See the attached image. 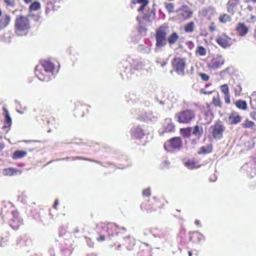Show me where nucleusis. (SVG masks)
Listing matches in <instances>:
<instances>
[{"mask_svg":"<svg viewBox=\"0 0 256 256\" xmlns=\"http://www.w3.org/2000/svg\"><path fill=\"white\" fill-rule=\"evenodd\" d=\"M54 70V64L50 62L44 61L41 65H38L35 69V74L42 81L50 80Z\"/></svg>","mask_w":256,"mask_h":256,"instance_id":"nucleus-1","label":"nucleus"},{"mask_svg":"<svg viewBox=\"0 0 256 256\" xmlns=\"http://www.w3.org/2000/svg\"><path fill=\"white\" fill-rule=\"evenodd\" d=\"M30 28V22L28 18L24 16H18L15 20V31L18 36L26 34Z\"/></svg>","mask_w":256,"mask_h":256,"instance_id":"nucleus-2","label":"nucleus"},{"mask_svg":"<svg viewBox=\"0 0 256 256\" xmlns=\"http://www.w3.org/2000/svg\"><path fill=\"white\" fill-rule=\"evenodd\" d=\"M125 67V72L127 74V77L130 76L131 74H134L136 76H140L143 68V64L142 62H134L132 65L130 66V63L125 62L124 63Z\"/></svg>","mask_w":256,"mask_h":256,"instance_id":"nucleus-3","label":"nucleus"},{"mask_svg":"<svg viewBox=\"0 0 256 256\" xmlns=\"http://www.w3.org/2000/svg\"><path fill=\"white\" fill-rule=\"evenodd\" d=\"M166 30L163 28H159L156 32V51H158V48H161L165 46L166 44Z\"/></svg>","mask_w":256,"mask_h":256,"instance_id":"nucleus-4","label":"nucleus"},{"mask_svg":"<svg viewBox=\"0 0 256 256\" xmlns=\"http://www.w3.org/2000/svg\"><path fill=\"white\" fill-rule=\"evenodd\" d=\"M180 123L188 124L195 118V114L193 110H186L176 115Z\"/></svg>","mask_w":256,"mask_h":256,"instance_id":"nucleus-5","label":"nucleus"},{"mask_svg":"<svg viewBox=\"0 0 256 256\" xmlns=\"http://www.w3.org/2000/svg\"><path fill=\"white\" fill-rule=\"evenodd\" d=\"M186 60V58L180 57L175 58L172 60V65L176 72L178 74L182 76L185 74Z\"/></svg>","mask_w":256,"mask_h":256,"instance_id":"nucleus-6","label":"nucleus"},{"mask_svg":"<svg viewBox=\"0 0 256 256\" xmlns=\"http://www.w3.org/2000/svg\"><path fill=\"white\" fill-rule=\"evenodd\" d=\"M216 42L221 47L226 48L233 44L235 42L236 40L228 37L225 34L223 33L216 37Z\"/></svg>","mask_w":256,"mask_h":256,"instance_id":"nucleus-7","label":"nucleus"},{"mask_svg":"<svg viewBox=\"0 0 256 256\" xmlns=\"http://www.w3.org/2000/svg\"><path fill=\"white\" fill-rule=\"evenodd\" d=\"M224 63V59L222 56L218 55L211 60L208 63V66L209 70H214L221 68Z\"/></svg>","mask_w":256,"mask_h":256,"instance_id":"nucleus-8","label":"nucleus"},{"mask_svg":"<svg viewBox=\"0 0 256 256\" xmlns=\"http://www.w3.org/2000/svg\"><path fill=\"white\" fill-rule=\"evenodd\" d=\"M212 135L216 139H220L222 136L223 132L225 129L224 126L220 122L216 123L212 126Z\"/></svg>","mask_w":256,"mask_h":256,"instance_id":"nucleus-9","label":"nucleus"},{"mask_svg":"<svg viewBox=\"0 0 256 256\" xmlns=\"http://www.w3.org/2000/svg\"><path fill=\"white\" fill-rule=\"evenodd\" d=\"M146 132L142 126H136L131 129V134L136 139H142L145 135Z\"/></svg>","mask_w":256,"mask_h":256,"instance_id":"nucleus-10","label":"nucleus"},{"mask_svg":"<svg viewBox=\"0 0 256 256\" xmlns=\"http://www.w3.org/2000/svg\"><path fill=\"white\" fill-rule=\"evenodd\" d=\"M178 16L180 18L185 20L190 18L192 14V11L187 6L183 5L178 11Z\"/></svg>","mask_w":256,"mask_h":256,"instance_id":"nucleus-11","label":"nucleus"},{"mask_svg":"<svg viewBox=\"0 0 256 256\" xmlns=\"http://www.w3.org/2000/svg\"><path fill=\"white\" fill-rule=\"evenodd\" d=\"M236 30L239 36H244L249 31V28L243 22H238L236 26Z\"/></svg>","mask_w":256,"mask_h":256,"instance_id":"nucleus-12","label":"nucleus"},{"mask_svg":"<svg viewBox=\"0 0 256 256\" xmlns=\"http://www.w3.org/2000/svg\"><path fill=\"white\" fill-rule=\"evenodd\" d=\"M12 215L13 218L10 220V226L13 229L16 230L22 224V220L18 218V214L17 211H13Z\"/></svg>","mask_w":256,"mask_h":256,"instance_id":"nucleus-13","label":"nucleus"},{"mask_svg":"<svg viewBox=\"0 0 256 256\" xmlns=\"http://www.w3.org/2000/svg\"><path fill=\"white\" fill-rule=\"evenodd\" d=\"M168 144L172 149L178 150L182 146V142L180 137H174L170 139Z\"/></svg>","mask_w":256,"mask_h":256,"instance_id":"nucleus-14","label":"nucleus"},{"mask_svg":"<svg viewBox=\"0 0 256 256\" xmlns=\"http://www.w3.org/2000/svg\"><path fill=\"white\" fill-rule=\"evenodd\" d=\"M239 4L240 0H228L226 4L227 12L231 14H234Z\"/></svg>","mask_w":256,"mask_h":256,"instance_id":"nucleus-15","label":"nucleus"},{"mask_svg":"<svg viewBox=\"0 0 256 256\" xmlns=\"http://www.w3.org/2000/svg\"><path fill=\"white\" fill-rule=\"evenodd\" d=\"M11 17L8 14H4L0 19V30L4 28L10 24Z\"/></svg>","mask_w":256,"mask_h":256,"instance_id":"nucleus-16","label":"nucleus"},{"mask_svg":"<svg viewBox=\"0 0 256 256\" xmlns=\"http://www.w3.org/2000/svg\"><path fill=\"white\" fill-rule=\"evenodd\" d=\"M4 110L6 112L5 114V124L2 126V129H6V132H8L10 129V127L12 124V118L8 114V111L6 108H4Z\"/></svg>","mask_w":256,"mask_h":256,"instance_id":"nucleus-17","label":"nucleus"},{"mask_svg":"<svg viewBox=\"0 0 256 256\" xmlns=\"http://www.w3.org/2000/svg\"><path fill=\"white\" fill-rule=\"evenodd\" d=\"M18 172L21 174L22 172L16 168H7L3 170L2 174L6 176H12L16 174Z\"/></svg>","mask_w":256,"mask_h":256,"instance_id":"nucleus-18","label":"nucleus"},{"mask_svg":"<svg viewBox=\"0 0 256 256\" xmlns=\"http://www.w3.org/2000/svg\"><path fill=\"white\" fill-rule=\"evenodd\" d=\"M156 16V10L152 8L150 12L145 14L144 16V18L148 22L152 21Z\"/></svg>","mask_w":256,"mask_h":256,"instance_id":"nucleus-19","label":"nucleus"},{"mask_svg":"<svg viewBox=\"0 0 256 256\" xmlns=\"http://www.w3.org/2000/svg\"><path fill=\"white\" fill-rule=\"evenodd\" d=\"M230 123L232 124H236L240 122L242 118L236 113H232L229 117Z\"/></svg>","mask_w":256,"mask_h":256,"instance_id":"nucleus-20","label":"nucleus"},{"mask_svg":"<svg viewBox=\"0 0 256 256\" xmlns=\"http://www.w3.org/2000/svg\"><path fill=\"white\" fill-rule=\"evenodd\" d=\"M27 152L25 150H16L14 152L12 155V158L17 160L22 158L26 156Z\"/></svg>","mask_w":256,"mask_h":256,"instance_id":"nucleus-21","label":"nucleus"},{"mask_svg":"<svg viewBox=\"0 0 256 256\" xmlns=\"http://www.w3.org/2000/svg\"><path fill=\"white\" fill-rule=\"evenodd\" d=\"M178 38V36L176 32L172 33L168 38V41L170 44H172L176 43Z\"/></svg>","mask_w":256,"mask_h":256,"instance_id":"nucleus-22","label":"nucleus"},{"mask_svg":"<svg viewBox=\"0 0 256 256\" xmlns=\"http://www.w3.org/2000/svg\"><path fill=\"white\" fill-rule=\"evenodd\" d=\"M218 20L222 23H226L231 20V18L228 14H224L219 16Z\"/></svg>","mask_w":256,"mask_h":256,"instance_id":"nucleus-23","label":"nucleus"},{"mask_svg":"<svg viewBox=\"0 0 256 256\" xmlns=\"http://www.w3.org/2000/svg\"><path fill=\"white\" fill-rule=\"evenodd\" d=\"M164 129L166 132H172L174 130V126L170 120H168L164 126Z\"/></svg>","mask_w":256,"mask_h":256,"instance_id":"nucleus-24","label":"nucleus"},{"mask_svg":"<svg viewBox=\"0 0 256 256\" xmlns=\"http://www.w3.org/2000/svg\"><path fill=\"white\" fill-rule=\"evenodd\" d=\"M236 106L238 108L246 110L247 108V104L246 101L242 100H238L236 102Z\"/></svg>","mask_w":256,"mask_h":256,"instance_id":"nucleus-25","label":"nucleus"},{"mask_svg":"<svg viewBox=\"0 0 256 256\" xmlns=\"http://www.w3.org/2000/svg\"><path fill=\"white\" fill-rule=\"evenodd\" d=\"M202 133V128L198 126H196L192 130V134L196 136L200 137Z\"/></svg>","mask_w":256,"mask_h":256,"instance_id":"nucleus-26","label":"nucleus"},{"mask_svg":"<svg viewBox=\"0 0 256 256\" xmlns=\"http://www.w3.org/2000/svg\"><path fill=\"white\" fill-rule=\"evenodd\" d=\"M136 3L138 4H140V6L138 8V11L141 12L144 9V8L148 5V0H136Z\"/></svg>","mask_w":256,"mask_h":256,"instance_id":"nucleus-27","label":"nucleus"},{"mask_svg":"<svg viewBox=\"0 0 256 256\" xmlns=\"http://www.w3.org/2000/svg\"><path fill=\"white\" fill-rule=\"evenodd\" d=\"M194 22H192L188 23L184 26V31L186 32H192L194 30Z\"/></svg>","mask_w":256,"mask_h":256,"instance_id":"nucleus-28","label":"nucleus"},{"mask_svg":"<svg viewBox=\"0 0 256 256\" xmlns=\"http://www.w3.org/2000/svg\"><path fill=\"white\" fill-rule=\"evenodd\" d=\"M243 127L247 128H251L253 130H256V124L248 120L245 121L244 123L242 124Z\"/></svg>","mask_w":256,"mask_h":256,"instance_id":"nucleus-29","label":"nucleus"},{"mask_svg":"<svg viewBox=\"0 0 256 256\" xmlns=\"http://www.w3.org/2000/svg\"><path fill=\"white\" fill-rule=\"evenodd\" d=\"M40 7V4L38 2H32L30 6L29 10L30 11L37 10Z\"/></svg>","mask_w":256,"mask_h":256,"instance_id":"nucleus-30","label":"nucleus"},{"mask_svg":"<svg viewBox=\"0 0 256 256\" xmlns=\"http://www.w3.org/2000/svg\"><path fill=\"white\" fill-rule=\"evenodd\" d=\"M184 164L190 170L196 168V163L192 160H188V161L186 162Z\"/></svg>","mask_w":256,"mask_h":256,"instance_id":"nucleus-31","label":"nucleus"},{"mask_svg":"<svg viewBox=\"0 0 256 256\" xmlns=\"http://www.w3.org/2000/svg\"><path fill=\"white\" fill-rule=\"evenodd\" d=\"M220 90L224 95L230 94L228 86L226 84L222 85L220 86Z\"/></svg>","mask_w":256,"mask_h":256,"instance_id":"nucleus-32","label":"nucleus"},{"mask_svg":"<svg viewBox=\"0 0 256 256\" xmlns=\"http://www.w3.org/2000/svg\"><path fill=\"white\" fill-rule=\"evenodd\" d=\"M234 90L236 96H240L242 90L240 84L235 86L234 87Z\"/></svg>","mask_w":256,"mask_h":256,"instance_id":"nucleus-33","label":"nucleus"},{"mask_svg":"<svg viewBox=\"0 0 256 256\" xmlns=\"http://www.w3.org/2000/svg\"><path fill=\"white\" fill-rule=\"evenodd\" d=\"M166 8L169 13H172L174 11V6L172 3H166L165 4Z\"/></svg>","mask_w":256,"mask_h":256,"instance_id":"nucleus-34","label":"nucleus"},{"mask_svg":"<svg viewBox=\"0 0 256 256\" xmlns=\"http://www.w3.org/2000/svg\"><path fill=\"white\" fill-rule=\"evenodd\" d=\"M198 53L200 56H204L206 54V50L202 46H199L197 50Z\"/></svg>","mask_w":256,"mask_h":256,"instance_id":"nucleus-35","label":"nucleus"},{"mask_svg":"<svg viewBox=\"0 0 256 256\" xmlns=\"http://www.w3.org/2000/svg\"><path fill=\"white\" fill-rule=\"evenodd\" d=\"M196 236H198V240L200 241L201 240L202 236L199 234L198 232H192V236H190V238L192 239L194 238Z\"/></svg>","mask_w":256,"mask_h":256,"instance_id":"nucleus-36","label":"nucleus"},{"mask_svg":"<svg viewBox=\"0 0 256 256\" xmlns=\"http://www.w3.org/2000/svg\"><path fill=\"white\" fill-rule=\"evenodd\" d=\"M212 150V147L208 146L207 149H206L204 147H202L200 149V153L206 154L208 152H210Z\"/></svg>","mask_w":256,"mask_h":256,"instance_id":"nucleus-37","label":"nucleus"},{"mask_svg":"<svg viewBox=\"0 0 256 256\" xmlns=\"http://www.w3.org/2000/svg\"><path fill=\"white\" fill-rule=\"evenodd\" d=\"M199 75L200 76L201 78L204 81H208L209 80V76L206 74L200 73Z\"/></svg>","mask_w":256,"mask_h":256,"instance_id":"nucleus-38","label":"nucleus"},{"mask_svg":"<svg viewBox=\"0 0 256 256\" xmlns=\"http://www.w3.org/2000/svg\"><path fill=\"white\" fill-rule=\"evenodd\" d=\"M142 194H143L144 196H150V189L149 188L144 189L142 191Z\"/></svg>","mask_w":256,"mask_h":256,"instance_id":"nucleus-39","label":"nucleus"},{"mask_svg":"<svg viewBox=\"0 0 256 256\" xmlns=\"http://www.w3.org/2000/svg\"><path fill=\"white\" fill-rule=\"evenodd\" d=\"M214 104L216 106H220V102L218 98H214L213 99Z\"/></svg>","mask_w":256,"mask_h":256,"instance_id":"nucleus-40","label":"nucleus"},{"mask_svg":"<svg viewBox=\"0 0 256 256\" xmlns=\"http://www.w3.org/2000/svg\"><path fill=\"white\" fill-rule=\"evenodd\" d=\"M224 102L226 104L230 103V94L224 95Z\"/></svg>","mask_w":256,"mask_h":256,"instance_id":"nucleus-41","label":"nucleus"},{"mask_svg":"<svg viewBox=\"0 0 256 256\" xmlns=\"http://www.w3.org/2000/svg\"><path fill=\"white\" fill-rule=\"evenodd\" d=\"M248 21L250 22H254L256 21V16L254 15H251L250 17L248 18Z\"/></svg>","mask_w":256,"mask_h":256,"instance_id":"nucleus-42","label":"nucleus"},{"mask_svg":"<svg viewBox=\"0 0 256 256\" xmlns=\"http://www.w3.org/2000/svg\"><path fill=\"white\" fill-rule=\"evenodd\" d=\"M209 28L211 32L216 31V26L214 23H212L209 26Z\"/></svg>","mask_w":256,"mask_h":256,"instance_id":"nucleus-43","label":"nucleus"},{"mask_svg":"<svg viewBox=\"0 0 256 256\" xmlns=\"http://www.w3.org/2000/svg\"><path fill=\"white\" fill-rule=\"evenodd\" d=\"M200 92L204 94H212V91H207L206 90L204 89H201L200 90Z\"/></svg>","mask_w":256,"mask_h":256,"instance_id":"nucleus-44","label":"nucleus"},{"mask_svg":"<svg viewBox=\"0 0 256 256\" xmlns=\"http://www.w3.org/2000/svg\"><path fill=\"white\" fill-rule=\"evenodd\" d=\"M5 2L8 5L10 6H13L14 4V2H12L10 0H4Z\"/></svg>","mask_w":256,"mask_h":256,"instance_id":"nucleus-45","label":"nucleus"},{"mask_svg":"<svg viewBox=\"0 0 256 256\" xmlns=\"http://www.w3.org/2000/svg\"><path fill=\"white\" fill-rule=\"evenodd\" d=\"M97 240H98V241H99V242H102V241L104 240H105V237H104V236H103V235H101V236H100V237H99V238H97Z\"/></svg>","mask_w":256,"mask_h":256,"instance_id":"nucleus-46","label":"nucleus"},{"mask_svg":"<svg viewBox=\"0 0 256 256\" xmlns=\"http://www.w3.org/2000/svg\"><path fill=\"white\" fill-rule=\"evenodd\" d=\"M252 117L255 120H256V112L251 114Z\"/></svg>","mask_w":256,"mask_h":256,"instance_id":"nucleus-47","label":"nucleus"},{"mask_svg":"<svg viewBox=\"0 0 256 256\" xmlns=\"http://www.w3.org/2000/svg\"><path fill=\"white\" fill-rule=\"evenodd\" d=\"M228 70H229V68H226L225 70H222V72H221L220 74H224V73H226V72H228Z\"/></svg>","mask_w":256,"mask_h":256,"instance_id":"nucleus-48","label":"nucleus"},{"mask_svg":"<svg viewBox=\"0 0 256 256\" xmlns=\"http://www.w3.org/2000/svg\"><path fill=\"white\" fill-rule=\"evenodd\" d=\"M80 159H84V158L82 157H72V160H80Z\"/></svg>","mask_w":256,"mask_h":256,"instance_id":"nucleus-49","label":"nucleus"},{"mask_svg":"<svg viewBox=\"0 0 256 256\" xmlns=\"http://www.w3.org/2000/svg\"><path fill=\"white\" fill-rule=\"evenodd\" d=\"M3 40L4 42H5L10 43V37H9L8 40H5V39H4V40Z\"/></svg>","mask_w":256,"mask_h":256,"instance_id":"nucleus-50","label":"nucleus"},{"mask_svg":"<svg viewBox=\"0 0 256 256\" xmlns=\"http://www.w3.org/2000/svg\"><path fill=\"white\" fill-rule=\"evenodd\" d=\"M144 51L146 53H149L150 52V49L148 47H146L144 49Z\"/></svg>","mask_w":256,"mask_h":256,"instance_id":"nucleus-51","label":"nucleus"},{"mask_svg":"<svg viewBox=\"0 0 256 256\" xmlns=\"http://www.w3.org/2000/svg\"><path fill=\"white\" fill-rule=\"evenodd\" d=\"M3 240H4L3 238H0V246H4V244L3 242H2Z\"/></svg>","mask_w":256,"mask_h":256,"instance_id":"nucleus-52","label":"nucleus"},{"mask_svg":"<svg viewBox=\"0 0 256 256\" xmlns=\"http://www.w3.org/2000/svg\"><path fill=\"white\" fill-rule=\"evenodd\" d=\"M58 200H56V201H55V202H54V208H56V206L57 205H58Z\"/></svg>","mask_w":256,"mask_h":256,"instance_id":"nucleus-53","label":"nucleus"},{"mask_svg":"<svg viewBox=\"0 0 256 256\" xmlns=\"http://www.w3.org/2000/svg\"><path fill=\"white\" fill-rule=\"evenodd\" d=\"M195 223L198 226H200V222L199 220H196Z\"/></svg>","mask_w":256,"mask_h":256,"instance_id":"nucleus-54","label":"nucleus"},{"mask_svg":"<svg viewBox=\"0 0 256 256\" xmlns=\"http://www.w3.org/2000/svg\"><path fill=\"white\" fill-rule=\"evenodd\" d=\"M164 164L165 166H168L170 164V162L168 161H165L164 162Z\"/></svg>","mask_w":256,"mask_h":256,"instance_id":"nucleus-55","label":"nucleus"},{"mask_svg":"<svg viewBox=\"0 0 256 256\" xmlns=\"http://www.w3.org/2000/svg\"><path fill=\"white\" fill-rule=\"evenodd\" d=\"M4 148V145L2 144H0V151L2 150Z\"/></svg>","mask_w":256,"mask_h":256,"instance_id":"nucleus-56","label":"nucleus"},{"mask_svg":"<svg viewBox=\"0 0 256 256\" xmlns=\"http://www.w3.org/2000/svg\"><path fill=\"white\" fill-rule=\"evenodd\" d=\"M247 8L250 11L252 10V6H248Z\"/></svg>","mask_w":256,"mask_h":256,"instance_id":"nucleus-57","label":"nucleus"},{"mask_svg":"<svg viewBox=\"0 0 256 256\" xmlns=\"http://www.w3.org/2000/svg\"><path fill=\"white\" fill-rule=\"evenodd\" d=\"M166 64V62H163L162 64H161V66L162 67H164Z\"/></svg>","mask_w":256,"mask_h":256,"instance_id":"nucleus-58","label":"nucleus"},{"mask_svg":"<svg viewBox=\"0 0 256 256\" xmlns=\"http://www.w3.org/2000/svg\"><path fill=\"white\" fill-rule=\"evenodd\" d=\"M24 2L26 4H28L31 2V0H24Z\"/></svg>","mask_w":256,"mask_h":256,"instance_id":"nucleus-59","label":"nucleus"},{"mask_svg":"<svg viewBox=\"0 0 256 256\" xmlns=\"http://www.w3.org/2000/svg\"><path fill=\"white\" fill-rule=\"evenodd\" d=\"M16 111H17V112H18V113H19V114H24V112H23L20 111V110H16Z\"/></svg>","mask_w":256,"mask_h":256,"instance_id":"nucleus-60","label":"nucleus"},{"mask_svg":"<svg viewBox=\"0 0 256 256\" xmlns=\"http://www.w3.org/2000/svg\"><path fill=\"white\" fill-rule=\"evenodd\" d=\"M254 38L255 40H256V29L254 30Z\"/></svg>","mask_w":256,"mask_h":256,"instance_id":"nucleus-61","label":"nucleus"},{"mask_svg":"<svg viewBox=\"0 0 256 256\" xmlns=\"http://www.w3.org/2000/svg\"><path fill=\"white\" fill-rule=\"evenodd\" d=\"M188 256H192V253L190 251H189L188 252Z\"/></svg>","mask_w":256,"mask_h":256,"instance_id":"nucleus-62","label":"nucleus"},{"mask_svg":"<svg viewBox=\"0 0 256 256\" xmlns=\"http://www.w3.org/2000/svg\"><path fill=\"white\" fill-rule=\"evenodd\" d=\"M2 138V136L1 134H0V138L1 139V138Z\"/></svg>","mask_w":256,"mask_h":256,"instance_id":"nucleus-63","label":"nucleus"},{"mask_svg":"<svg viewBox=\"0 0 256 256\" xmlns=\"http://www.w3.org/2000/svg\"><path fill=\"white\" fill-rule=\"evenodd\" d=\"M252 1L256 3V0H252Z\"/></svg>","mask_w":256,"mask_h":256,"instance_id":"nucleus-64","label":"nucleus"}]
</instances>
